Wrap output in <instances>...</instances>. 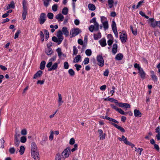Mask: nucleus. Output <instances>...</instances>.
Masks as SVG:
<instances>
[{
    "mask_svg": "<svg viewBox=\"0 0 160 160\" xmlns=\"http://www.w3.org/2000/svg\"><path fill=\"white\" fill-rule=\"evenodd\" d=\"M120 37L121 42L122 43H125L127 39L126 33H124L123 34L120 35Z\"/></svg>",
    "mask_w": 160,
    "mask_h": 160,
    "instance_id": "9b49d317",
    "label": "nucleus"
},
{
    "mask_svg": "<svg viewBox=\"0 0 160 160\" xmlns=\"http://www.w3.org/2000/svg\"><path fill=\"white\" fill-rule=\"evenodd\" d=\"M44 32L45 34H46L45 39L46 40H47L49 37V32L48 30L44 29Z\"/></svg>",
    "mask_w": 160,
    "mask_h": 160,
    "instance_id": "58836bf2",
    "label": "nucleus"
},
{
    "mask_svg": "<svg viewBox=\"0 0 160 160\" xmlns=\"http://www.w3.org/2000/svg\"><path fill=\"white\" fill-rule=\"evenodd\" d=\"M100 45L102 47H105L107 45L106 41L105 38H102L99 41Z\"/></svg>",
    "mask_w": 160,
    "mask_h": 160,
    "instance_id": "6ab92c4d",
    "label": "nucleus"
},
{
    "mask_svg": "<svg viewBox=\"0 0 160 160\" xmlns=\"http://www.w3.org/2000/svg\"><path fill=\"white\" fill-rule=\"evenodd\" d=\"M50 132V134L49 137V139L50 140L52 141L53 138L54 132L52 131H51Z\"/></svg>",
    "mask_w": 160,
    "mask_h": 160,
    "instance_id": "49530a36",
    "label": "nucleus"
},
{
    "mask_svg": "<svg viewBox=\"0 0 160 160\" xmlns=\"http://www.w3.org/2000/svg\"><path fill=\"white\" fill-rule=\"evenodd\" d=\"M58 106H60L61 104L63 103V101L62 100V97L61 94L58 93Z\"/></svg>",
    "mask_w": 160,
    "mask_h": 160,
    "instance_id": "aec40b11",
    "label": "nucleus"
},
{
    "mask_svg": "<svg viewBox=\"0 0 160 160\" xmlns=\"http://www.w3.org/2000/svg\"><path fill=\"white\" fill-rule=\"evenodd\" d=\"M32 157L33 160H39V156L38 152H31Z\"/></svg>",
    "mask_w": 160,
    "mask_h": 160,
    "instance_id": "0eeeda50",
    "label": "nucleus"
},
{
    "mask_svg": "<svg viewBox=\"0 0 160 160\" xmlns=\"http://www.w3.org/2000/svg\"><path fill=\"white\" fill-rule=\"evenodd\" d=\"M26 140L27 139L25 137L22 136L21 138L20 141L23 143H25L26 142Z\"/></svg>",
    "mask_w": 160,
    "mask_h": 160,
    "instance_id": "3c124183",
    "label": "nucleus"
},
{
    "mask_svg": "<svg viewBox=\"0 0 160 160\" xmlns=\"http://www.w3.org/2000/svg\"><path fill=\"white\" fill-rule=\"evenodd\" d=\"M123 58V55L122 54L119 53L116 55L115 57L116 59L118 60H122Z\"/></svg>",
    "mask_w": 160,
    "mask_h": 160,
    "instance_id": "bb28decb",
    "label": "nucleus"
},
{
    "mask_svg": "<svg viewBox=\"0 0 160 160\" xmlns=\"http://www.w3.org/2000/svg\"><path fill=\"white\" fill-rule=\"evenodd\" d=\"M99 24L98 22H96L94 25H92L89 26V30L91 32H93L94 30L98 31L99 29Z\"/></svg>",
    "mask_w": 160,
    "mask_h": 160,
    "instance_id": "20e7f679",
    "label": "nucleus"
},
{
    "mask_svg": "<svg viewBox=\"0 0 160 160\" xmlns=\"http://www.w3.org/2000/svg\"><path fill=\"white\" fill-rule=\"evenodd\" d=\"M8 5L11 8H15V4L13 1H11L10 4H9Z\"/></svg>",
    "mask_w": 160,
    "mask_h": 160,
    "instance_id": "e2e57ef3",
    "label": "nucleus"
},
{
    "mask_svg": "<svg viewBox=\"0 0 160 160\" xmlns=\"http://www.w3.org/2000/svg\"><path fill=\"white\" fill-rule=\"evenodd\" d=\"M144 2V0H141L139 2L136 6V8H138Z\"/></svg>",
    "mask_w": 160,
    "mask_h": 160,
    "instance_id": "0e129e2a",
    "label": "nucleus"
},
{
    "mask_svg": "<svg viewBox=\"0 0 160 160\" xmlns=\"http://www.w3.org/2000/svg\"><path fill=\"white\" fill-rule=\"evenodd\" d=\"M20 143V142L18 139H15V145L17 147L18 146Z\"/></svg>",
    "mask_w": 160,
    "mask_h": 160,
    "instance_id": "864d4df0",
    "label": "nucleus"
},
{
    "mask_svg": "<svg viewBox=\"0 0 160 160\" xmlns=\"http://www.w3.org/2000/svg\"><path fill=\"white\" fill-rule=\"evenodd\" d=\"M108 5L110 8H111L112 7L113 4L114 3L113 0H108Z\"/></svg>",
    "mask_w": 160,
    "mask_h": 160,
    "instance_id": "473e14b6",
    "label": "nucleus"
},
{
    "mask_svg": "<svg viewBox=\"0 0 160 160\" xmlns=\"http://www.w3.org/2000/svg\"><path fill=\"white\" fill-rule=\"evenodd\" d=\"M98 132L99 135L100 139V140H103L105 138V133H103V131L102 129H99L98 130Z\"/></svg>",
    "mask_w": 160,
    "mask_h": 160,
    "instance_id": "1a4fd4ad",
    "label": "nucleus"
},
{
    "mask_svg": "<svg viewBox=\"0 0 160 160\" xmlns=\"http://www.w3.org/2000/svg\"><path fill=\"white\" fill-rule=\"evenodd\" d=\"M74 66L76 68L77 71H79L81 68L82 66L80 65L76 64L74 65Z\"/></svg>",
    "mask_w": 160,
    "mask_h": 160,
    "instance_id": "774afa93",
    "label": "nucleus"
},
{
    "mask_svg": "<svg viewBox=\"0 0 160 160\" xmlns=\"http://www.w3.org/2000/svg\"><path fill=\"white\" fill-rule=\"evenodd\" d=\"M42 73V72L41 70L38 71L37 73L34 75L33 78L34 79H36L40 77Z\"/></svg>",
    "mask_w": 160,
    "mask_h": 160,
    "instance_id": "4468645a",
    "label": "nucleus"
},
{
    "mask_svg": "<svg viewBox=\"0 0 160 160\" xmlns=\"http://www.w3.org/2000/svg\"><path fill=\"white\" fill-rule=\"evenodd\" d=\"M46 15L44 13H42L40 15L39 18L40 23L42 24L44 23L46 20Z\"/></svg>",
    "mask_w": 160,
    "mask_h": 160,
    "instance_id": "423d86ee",
    "label": "nucleus"
},
{
    "mask_svg": "<svg viewBox=\"0 0 160 160\" xmlns=\"http://www.w3.org/2000/svg\"><path fill=\"white\" fill-rule=\"evenodd\" d=\"M58 64L57 62H55L52 65V67L49 68H48V70L49 71H51L52 70H56L58 68Z\"/></svg>",
    "mask_w": 160,
    "mask_h": 160,
    "instance_id": "412c9836",
    "label": "nucleus"
},
{
    "mask_svg": "<svg viewBox=\"0 0 160 160\" xmlns=\"http://www.w3.org/2000/svg\"><path fill=\"white\" fill-rule=\"evenodd\" d=\"M97 60L98 62V65L102 67L104 65V60L102 55H99L97 57Z\"/></svg>",
    "mask_w": 160,
    "mask_h": 160,
    "instance_id": "7ed1b4c3",
    "label": "nucleus"
},
{
    "mask_svg": "<svg viewBox=\"0 0 160 160\" xmlns=\"http://www.w3.org/2000/svg\"><path fill=\"white\" fill-rule=\"evenodd\" d=\"M55 160H61V157L60 154L58 153L56 154Z\"/></svg>",
    "mask_w": 160,
    "mask_h": 160,
    "instance_id": "69168bd1",
    "label": "nucleus"
},
{
    "mask_svg": "<svg viewBox=\"0 0 160 160\" xmlns=\"http://www.w3.org/2000/svg\"><path fill=\"white\" fill-rule=\"evenodd\" d=\"M55 18L58 21H62L63 20L64 16L61 13H59L56 16Z\"/></svg>",
    "mask_w": 160,
    "mask_h": 160,
    "instance_id": "2eb2a0df",
    "label": "nucleus"
},
{
    "mask_svg": "<svg viewBox=\"0 0 160 160\" xmlns=\"http://www.w3.org/2000/svg\"><path fill=\"white\" fill-rule=\"evenodd\" d=\"M88 8L90 10L92 11H94L96 9L95 5L91 3L89 4L88 5Z\"/></svg>",
    "mask_w": 160,
    "mask_h": 160,
    "instance_id": "a878e982",
    "label": "nucleus"
},
{
    "mask_svg": "<svg viewBox=\"0 0 160 160\" xmlns=\"http://www.w3.org/2000/svg\"><path fill=\"white\" fill-rule=\"evenodd\" d=\"M89 62V60L88 58H84L83 62L84 64L85 65L88 64Z\"/></svg>",
    "mask_w": 160,
    "mask_h": 160,
    "instance_id": "603ef678",
    "label": "nucleus"
},
{
    "mask_svg": "<svg viewBox=\"0 0 160 160\" xmlns=\"http://www.w3.org/2000/svg\"><path fill=\"white\" fill-rule=\"evenodd\" d=\"M130 29L132 31V32L134 35H136L137 34V31L136 29L134 30L132 26L131 25L130 27Z\"/></svg>",
    "mask_w": 160,
    "mask_h": 160,
    "instance_id": "f704fd0d",
    "label": "nucleus"
},
{
    "mask_svg": "<svg viewBox=\"0 0 160 160\" xmlns=\"http://www.w3.org/2000/svg\"><path fill=\"white\" fill-rule=\"evenodd\" d=\"M103 27L105 30L108 29V22H106L102 23Z\"/></svg>",
    "mask_w": 160,
    "mask_h": 160,
    "instance_id": "72a5a7b5",
    "label": "nucleus"
},
{
    "mask_svg": "<svg viewBox=\"0 0 160 160\" xmlns=\"http://www.w3.org/2000/svg\"><path fill=\"white\" fill-rule=\"evenodd\" d=\"M66 36H68L69 35V32H68L67 28L66 27H63L62 28V32Z\"/></svg>",
    "mask_w": 160,
    "mask_h": 160,
    "instance_id": "5701e85b",
    "label": "nucleus"
},
{
    "mask_svg": "<svg viewBox=\"0 0 160 160\" xmlns=\"http://www.w3.org/2000/svg\"><path fill=\"white\" fill-rule=\"evenodd\" d=\"M119 106L120 107L123 108L125 107L126 108H130V105L127 103H118Z\"/></svg>",
    "mask_w": 160,
    "mask_h": 160,
    "instance_id": "f8f14e48",
    "label": "nucleus"
},
{
    "mask_svg": "<svg viewBox=\"0 0 160 160\" xmlns=\"http://www.w3.org/2000/svg\"><path fill=\"white\" fill-rule=\"evenodd\" d=\"M68 73L71 76H73L75 75V72L72 69H70L68 70Z\"/></svg>",
    "mask_w": 160,
    "mask_h": 160,
    "instance_id": "79ce46f5",
    "label": "nucleus"
},
{
    "mask_svg": "<svg viewBox=\"0 0 160 160\" xmlns=\"http://www.w3.org/2000/svg\"><path fill=\"white\" fill-rule=\"evenodd\" d=\"M80 32V30L79 28L72 29L71 31L70 37L72 38L78 35Z\"/></svg>",
    "mask_w": 160,
    "mask_h": 160,
    "instance_id": "39448f33",
    "label": "nucleus"
},
{
    "mask_svg": "<svg viewBox=\"0 0 160 160\" xmlns=\"http://www.w3.org/2000/svg\"><path fill=\"white\" fill-rule=\"evenodd\" d=\"M46 62L44 61L41 62L40 64V68L41 70H43L45 67Z\"/></svg>",
    "mask_w": 160,
    "mask_h": 160,
    "instance_id": "cd10ccee",
    "label": "nucleus"
},
{
    "mask_svg": "<svg viewBox=\"0 0 160 160\" xmlns=\"http://www.w3.org/2000/svg\"><path fill=\"white\" fill-rule=\"evenodd\" d=\"M15 151V149L14 148H11L9 149V152L11 154H14Z\"/></svg>",
    "mask_w": 160,
    "mask_h": 160,
    "instance_id": "4d7b16f0",
    "label": "nucleus"
},
{
    "mask_svg": "<svg viewBox=\"0 0 160 160\" xmlns=\"http://www.w3.org/2000/svg\"><path fill=\"white\" fill-rule=\"evenodd\" d=\"M81 58V57L80 55H77L75 58L74 59V60L75 61H74V62H78L80 60Z\"/></svg>",
    "mask_w": 160,
    "mask_h": 160,
    "instance_id": "4c0bfd02",
    "label": "nucleus"
},
{
    "mask_svg": "<svg viewBox=\"0 0 160 160\" xmlns=\"http://www.w3.org/2000/svg\"><path fill=\"white\" fill-rule=\"evenodd\" d=\"M134 67L135 68H137L138 71H139L140 69H141L142 68H141V67L139 66V64L136 63L134 64Z\"/></svg>",
    "mask_w": 160,
    "mask_h": 160,
    "instance_id": "338daca9",
    "label": "nucleus"
},
{
    "mask_svg": "<svg viewBox=\"0 0 160 160\" xmlns=\"http://www.w3.org/2000/svg\"><path fill=\"white\" fill-rule=\"evenodd\" d=\"M85 53L87 56H89L91 55L92 51L90 49H87L85 51Z\"/></svg>",
    "mask_w": 160,
    "mask_h": 160,
    "instance_id": "ea45409f",
    "label": "nucleus"
},
{
    "mask_svg": "<svg viewBox=\"0 0 160 160\" xmlns=\"http://www.w3.org/2000/svg\"><path fill=\"white\" fill-rule=\"evenodd\" d=\"M135 151L138 152H139L140 155L141 154V152L143 150V149L142 148H137L136 147L135 148Z\"/></svg>",
    "mask_w": 160,
    "mask_h": 160,
    "instance_id": "c03bdc74",
    "label": "nucleus"
},
{
    "mask_svg": "<svg viewBox=\"0 0 160 160\" xmlns=\"http://www.w3.org/2000/svg\"><path fill=\"white\" fill-rule=\"evenodd\" d=\"M27 3L25 0H23L22 1V6L23 8V9H27Z\"/></svg>",
    "mask_w": 160,
    "mask_h": 160,
    "instance_id": "a19ab883",
    "label": "nucleus"
},
{
    "mask_svg": "<svg viewBox=\"0 0 160 160\" xmlns=\"http://www.w3.org/2000/svg\"><path fill=\"white\" fill-rule=\"evenodd\" d=\"M78 50L76 47L75 46H74L73 47V55H76L78 53Z\"/></svg>",
    "mask_w": 160,
    "mask_h": 160,
    "instance_id": "37998d69",
    "label": "nucleus"
},
{
    "mask_svg": "<svg viewBox=\"0 0 160 160\" xmlns=\"http://www.w3.org/2000/svg\"><path fill=\"white\" fill-rule=\"evenodd\" d=\"M101 18V22H108V20L107 18L104 16H101L100 17Z\"/></svg>",
    "mask_w": 160,
    "mask_h": 160,
    "instance_id": "e433bc0d",
    "label": "nucleus"
},
{
    "mask_svg": "<svg viewBox=\"0 0 160 160\" xmlns=\"http://www.w3.org/2000/svg\"><path fill=\"white\" fill-rule=\"evenodd\" d=\"M25 150V148L23 146H21L20 147V149L19 152L20 153L21 155H22L24 152Z\"/></svg>",
    "mask_w": 160,
    "mask_h": 160,
    "instance_id": "2f4dec72",
    "label": "nucleus"
},
{
    "mask_svg": "<svg viewBox=\"0 0 160 160\" xmlns=\"http://www.w3.org/2000/svg\"><path fill=\"white\" fill-rule=\"evenodd\" d=\"M112 124L114 126L115 128H117L118 129L120 130L122 132H125L124 129L122 127L119 126L117 125V124L113 123H112Z\"/></svg>",
    "mask_w": 160,
    "mask_h": 160,
    "instance_id": "ddd939ff",
    "label": "nucleus"
},
{
    "mask_svg": "<svg viewBox=\"0 0 160 160\" xmlns=\"http://www.w3.org/2000/svg\"><path fill=\"white\" fill-rule=\"evenodd\" d=\"M117 111H118L119 113L122 115H126V114L128 113V112L125 113L124 111L121 108H118Z\"/></svg>",
    "mask_w": 160,
    "mask_h": 160,
    "instance_id": "09e8293b",
    "label": "nucleus"
},
{
    "mask_svg": "<svg viewBox=\"0 0 160 160\" xmlns=\"http://www.w3.org/2000/svg\"><path fill=\"white\" fill-rule=\"evenodd\" d=\"M40 37L41 38V39L42 40V41L43 42L44 40V35L43 33V32L42 31L40 32Z\"/></svg>",
    "mask_w": 160,
    "mask_h": 160,
    "instance_id": "052dcab7",
    "label": "nucleus"
},
{
    "mask_svg": "<svg viewBox=\"0 0 160 160\" xmlns=\"http://www.w3.org/2000/svg\"><path fill=\"white\" fill-rule=\"evenodd\" d=\"M71 153L70 148L67 147L65 149L62 153V158L65 159L68 158Z\"/></svg>",
    "mask_w": 160,
    "mask_h": 160,
    "instance_id": "f257e3e1",
    "label": "nucleus"
},
{
    "mask_svg": "<svg viewBox=\"0 0 160 160\" xmlns=\"http://www.w3.org/2000/svg\"><path fill=\"white\" fill-rule=\"evenodd\" d=\"M118 45L116 44H114L113 45L112 48V53L115 55L116 54L117 52Z\"/></svg>",
    "mask_w": 160,
    "mask_h": 160,
    "instance_id": "dca6fc26",
    "label": "nucleus"
},
{
    "mask_svg": "<svg viewBox=\"0 0 160 160\" xmlns=\"http://www.w3.org/2000/svg\"><path fill=\"white\" fill-rule=\"evenodd\" d=\"M158 22L155 21L154 18H149L148 20V23L150 26L153 28L157 26Z\"/></svg>",
    "mask_w": 160,
    "mask_h": 160,
    "instance_id": "f03ea898",
    "label": "nucleus"
},
{
    "mask_svg": "<svg viewBox=\"0 0 160 160\" xmlns=\"http://www.w3.org/2000/svg\"><path fill=\"white\" fill-rule=\"evenodd\" d=\"M38 152L37 147L35 142H32L31 146V152Z\"/></svg>",
    "mask_w": 160,
    "mask_h": 160,
    "instance_id": "6e6552de",
    "label": "nucleus"
},
{
    "mask_svg": "<svg viewBox=\"0 0 160 160\" xmlns=\"http://www.w3.org/2000/svg\"><path fill=\"white\" fill-rule=\"evenodd\" d=\"M134 113L135 117H140L141 116L142 114L137 109L134 110Z\"/></svg>",
    "mask_w": 160,
    "mask_h": 160,
    "instance_id": "a211bd4d",
    "label": "nucleus"
},
{
    "mask_svg": "<svg viewBox=\"0 0 160 160\" xmlns=\"http://www.w3.org/2000/svg\"><path fill=\"white\" fill-rule=\"evenodd\" d=\"M43 4L45 6L47 7L49 5V3L51 0H43Z\"/></svg>",
    "mask_w": 160,
    "mask_h": 160,
    "instance_id": "c9c22d12",
    "label": "nucleus"
},
{
    "mask_svg": "<svg viewBox=\"0 0 160 160\" xmlns=\"http://www.w3.org/2000/svg\"><path fill=\"white\" fill-rule=\"evenodd\" d=\"M64 68L66 69H67L68 68L69 64L68 62H66L64 63Z\"/></svg>",
    "mask_w": 160,
    "mask_h": 160,
    "instance_id": "13d9d810",
    "label": "nucleus"
},
{
    "mask_svg": "<svg viewBox=\"0 0 160 160\" xmlns=\"http://www.w3.org/2000/svg\"><path fill=\"white\" fill-rule=\"evenodd\" d=\"M94 39L97 40L101 37V34L99 32L97 34H94L93 35Z\"/></svg>",
    "mask_w": 160,
    "mask_h": 160,
    "instance_id": "4be33fe9",
    "label": "nucleus"
},
{
    "mask_svg": "<svg viewBox=\"0 0 160 160\" xmlns=\"http://www.w3.org/2000/svg\"><path fill=\"white\" fill-rule=\"evenodd\" d=\"M56 51L58 53V55L59 58H61L62 57V56L63 57H66V54H63L61 51V49L60 48H58L56 49Z\"/></svg>",
    "mask_w": 160,
    "mask_h": 160,
    "instance_id": "9d476101",
    "label": "nucleus"
},
{
    "mask_svg": "<svg viewBox=\"0 0 160 160\" xmlns=\"http://www.w3.org/2000/svg\"><path fill=\"white\" fill-rule=\"evenodd\" d=\"M58 37V39L59 40V43H61L63 40V38L62 36H57Z\"/></svg>",
    "mask_w": 160,
    "mask_h": 160,
    "instance_id": "5fc2aeb1",
    "label": "nucleus"
},
{
    "mask_svg": "<svg viewBox=\"0 0 160 160\" xmlns=\"http://www.w3.org/2000/svg\"><path fill=\"white\" fill-rule=\"evenodd\" d=\"M138 72L141 78L143 79H144L146 74L143 71V69L141 68V69H140L139 71H138Z\"/></svg>",
    "mask_w": 160,
    "mask_h": 160,
    "instance_id": "f3484780",
    "label": "nucleus"
},
{
    "mask_svg": "<svg viewBox=\"0 0 160 160\" xmlns=\"http://www.w3.org/2000/svg\"><path fill=\"white\" fill-rule=\"evenodd\" d=\"M112 31L117 30L116 24L115 21L114 20L112 21Z\"/></svg>",
    "mask_w": 160,
    "mask_h": 160,
    "instance_id": "c85d7f7f",
    "label": "nucleus"
},
{
    "mask_svg": "<svg viewBox=\"0 0 160 160\" xmlns=\"http://www.w3.org/2000/svg\"><path fill=\"white\" fill-rule=\"evenodd\" d=\"M68 9L67 7H64L63 8L62 11V13L64 15H66L68 13Z\"/></svg>",
    "mask_w": 160,
    "mask_h": 160,
    "instance_id": "c756f323",
    "label": "nucleus"
},
{
    "mask_svg": "<svg viewBox=\"0 0 160 160\" xmlns=\"http://www.w3.org/2000/svg\"><path fill=\"white\" fill-rule=\"evenodd\" d=\"M151 74V77L153 80L155 81H157L158 80V78L156 75L154 74V71H152L150 72Z\"/></svg>",
    "mask_w": 160,
    "mask_h": 160,
    "instance_id": "b1692460",
    "label": "nucleus"
},
{
    "mask_svg": "<svg viewBox=\"0 0 160 160\" xmlns=\"http://www.w3.org/2000/svg\"><path fill=\"white\" fill-rule=\"evenodd\" d=\"M27 9H23L22 13V18L23 20H25L26 18V16L28 14Z\"/></svg>",
    "mask_w": 160,
    "mask_h": 160,
    "instance_id": "393cba45",
    "label": "nucleus"
},
{
    "mask_svg": "<svg viewBox=\"0 0 160 160\" xmlns=\"http://www.w3.org/2000/svg\"><path fill=\"white\" fill-rule=\"evenodd\" d=\"M21 133L22 135H25L27 134V131L26 129H23L21 131Z\"/></svg>",
    "mask_w": 160,
    "mask_h": 160,
    "instance_id": "bf43d9fd",
    "label": "nucleus"
},
{
    "mask_svg": "<svg viewBox=\"0 0 160 160\" xmlns=\"http://www.w3.org/2000/svg\"><path fill=\"white\" fill-rule=\"evenodd\" d=\"M21 30L20 29H18L17 32H16L15 34L14 38L16 39L18 38V35L21 33Z\"/></svg>",
    "mask_w": 160,
    "mask_h": 160,
    "instance_id": "de8ad7c7",
    "label": "nucleus"
},
{
    "mask_svg": "<svg viewBox=\"0 0 160 160\" xmlns=\"http://www.w3.org/2000/svg\"><path fill=\"white\" fill-rule=\"evenodd\" d=\"M53 52V51L51 48H48V49L46 51V52L48 55H51Z\"/></svg>",
    "mask_w": 160,
    "mask_h": 160,
    "instance_id": "7c9ffc66",
    "label": "nucleus"
},
{
    "mask_svg": "<svg viewBox=\"0 0 160 160\" xmlns=\"http://www.w3.org/2000/svg\"><path fill=\"white\" fill-rule=\"evenodd\" d=\"M52 40L53 42L58 43V44H60L59 43V41L58 38H57V37L55 36H54L52 37Z\"/></svg>",
    "mask_w": 160,
    "mask_h": 160,
    "instance_id": "a18cd8bd",
    "label": "nucleus"
},
{
    "mask_svg": "<svg viewBox=\"0 0 160 160\" xmlns=\"http://www.w3.org/2000/svg\"><path fill=\"white\" fill-rule=\"evenodd\" d=\"M58 6L57 4H54L52 7V10L56 12L57 10Z\"/></svg>",
    "mask_w": 160,
    "mask_h": 160,
    "instance_id": "680f3d73",
    "label": "nucleus"
},
{
    "mask_svg": "<svg viewBox=\"0 0 160 160\" xmlns=\"http://www.w3.org/2000/svg\"><path fill=\"white\" fill-rule=\"evenodd\" d=\"M47 17L49 19H52L53 18V14L52 13L49 12L48 14Z\"/></svg>",
    "mask_w": 160,
    "mask_h": 160,
    "instance_id": "8fccbe9b",
    "label": "nucleus"
},
{
    "mask_svg": "<svg viewBox=\"0 0 160 160\" xmlns=\"http://www.w3.org/2000/svg\"><path fill=\"white\" fill-rule=\"evenodd\" d=\"M139 13L142 16L145 17L147 19L149 18V17L148 16H146L145 14V13L144 12H143L140 11L139 12Z\"/></svg>",
    "mask_w": 160,
    "mask_h": 160,
    "instance_id": "6e6d98bb",
    "label": "nucleus"
}]
</instances>
